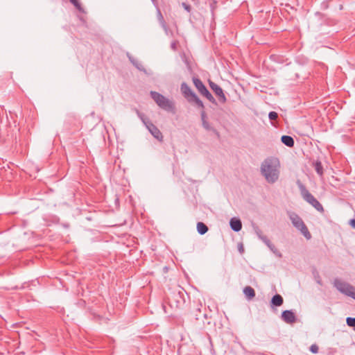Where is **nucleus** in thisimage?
<instances>
[{"instance_id":"f03ea898","label":"nucleus","mask_w":355,"mask_h":355,"mask_svg":"<svg viewBox=\"0 0 355 355\" xmlns=\"http://www.w3.org/2000/svg\"><path fill=\"white\" fill-rule=\"evenodd\" d=\"M150 96L162 109L172 113L175 112L174 103L157 92H150Z\"/></svg>"},{"instance_id":"cd10ccee","label":"nucleus","mask_w":355,"mask_h":355,"mask_svg":"<svg viewBox=\"0 0 355 355\" xmlns=\"http://www.w3.org/2000/svg\"><path fill=\"white\" fill-rule=\"evenodd\" d=\"M260 240H261L268 247H270L272 244L271 241L268 239V237L265 235L261 237Z\"/></svg>"},{"instance_id":"4be33fe9","label":"nucleus","mask_w":355,"mask_h":355,"mask_svg":"<svg viewBox=\"0 0 355 355\" xmlns=\"http://www.w3.org/2000/svg\"><path fill=\"white\" fill-rule=\"evenodd\" d=\"M158 19H159V21L161 24V26L165 29L166 30L167 29V26H166V23L160 11H158Z\"/></svg>"},{"instance_id":"c85d7f7f","label":"nucleus","mask_w":355,"mask_h":355,"mask_svg":"<svg viewBox=\"0 0 355 355\" xmlns=\"http://www.w3.org/2000/svg\"><path fill=\"white\" fill-rule=\"evenodd\" d=\"M260 240H261L268 247H270L272 244L271 241L268 239V237L265 235L261 237Z\"/></svg>"},{"instance_id":"f8f14e48","label":"nucleus","mask_w":355,"mask_h":355,"mask_svg":"<svg viewBox=\"0 0 355 355\" xmlns=\"http://www.w3.org/2000/svg\"><path fill=\"white\" fill-rule=\"evenodd\" d=\"M179 298H180V296L179 295H174L171 298H168V305L173 309H178L180 307V301Z\"/></svg>"},{"instance_id":"c9c22d12","label":"nucleus","mask_w":355,"mask_h":355,"mask_svg":"<svg viewBox=\"0 0 355 355\" xmlns=\"http://www.w3.org/2000/svg\"><path fill=\"white\" fill-rule=\"evenodd\" d=\"M318 283L319 284H321V281H320V280H318Z\"/></svg>"},{"instance_id":"dca6fc26","label":"nucleus","mask_w":355,"mask_h":355,"mask_svg":"<svg viewBox=\"0 0 355 355\" xmlns=\"http://www.w3.org/2000/svg\"><path fill=\"white\" fill-rule=\"evenodd\" d=\"M243 293L248 300H251L255 296L254 288L249 286L243 288Z\"/></svg>"},{"instance_id":"2f4dec72","label":"nucleus","mask_w":355,"mask_h":355,"mask_svg":"<svg viewBox=\"0 0 355 355\" xmlns=\"http://www.w3.org/2000/svg\"><path fill=\"white\" fill-rule=\"evenodd\" d=\"M318 345H316L315 344L314 345H312L311 347H310V351L313 353V354H316L318 352Z\"/></svg>"},{"instance_id":"412c9836","label":"nucleus","mask_w":355,"mask_h":355,"mask_svg":"<svg viewBox=\"0 0 355 355\" xmlns=\"http://www.w3.org/2000/svg\"><path fill=\"white\" fill-rule=\"evenodd\" d=\"M137 114L142 121V122L144 123V124L146 125V127L148 125V123H151L150 119L148 117H146L144 114L137 111Z\"/></svg>"},{"instance_id":"bb28decb","label":"nucleus","mask_w":355,"mask_h":355,"mask_svg":"<svg viewBox=\"0 0 355 355\" xmlns=\"http://www.w3.org/2000/svg\"><path fill=\"white\" fill-rule=\"evenodd\" d=\"M268 117H269L270 121H275V120H276L277 119L278 114L276 112H274V111L270 112L269 114H268Z\"/></svg>"},{"instance_id":"a211bd4d","label":"nucleus","mask_w":355,"mask_h":355,"mask_svg":"<svg viewBox=\"0 0 355 355\" xmlns=\"http://www.w3.org/2000/svg\"><path fill=\"white\" fill-rule=\"evenodd\" d=\"M313 166H314V168H315V171L317 172V173L320 176H322L323 175V167H322V163L320 161H316L313 163Z\"/></svg>"},{"instance_id":"6e6552de","label":"nucleus","mask_w":355,"mask_h":355,"mask_svg":"<svg viewBox=\"0 0 355 355\" xmlns=\"http://www.w3.org/2000/svg\"><path fill=\"white\" fill-rule=\"evenodd\" d=\"M209 85L212 91L218 97L219 102L223 104L225 103L227 101V98L224 94L223 89L212 81H209Z\"/></svg>"},{"instance_id":"39448f33","label":"nucleus","mask_w":355,"mask_h":355,"mask_svg":"<svg viewBox=\"0 0 355 355\" xmlns=\"http://www.w3.org/2000/svg\"><path fill=\"white\" fill-rule=\"evenodd\" d=\"M288 216L293 225L300 231L306 239H310L311 234L302 219L295 212H289Z\"/></svg>"},{"instance_id":"7ed1b4c3","label":"nucleus","mask_w":355,"mask_h":355,"mask_svg":"<svg viewBox=\"0 0 355 355\" xmlns=\"http://www.w3.org/2000/svg\"><path fill=\"white\" fill-rule=\"evenodd\" d=\"M297 184L300 191L303 199L311 205L316 210L320 212L324 211V208L320 202L306 189V187L300 181H297Z\"/></svg>"},{"instance_id":"393cba45","label":"nucleus","mask_w":355,"mask_h":355,"mask_svg":"<svg viewBox=\"0 0 355 355\" xmlns=\"http://www.w3.org/2000/svg\"><path fill=\"white\" fill-rule=\"evenodd\" d=\"M253 228H254V232H255L256 235L258 236V238L259 239H261V237L264 236L263 234V232H262L261 230L258 226L254 225V226H253Z\"/></svg>"},{"instance_id":"ddd939ff","label":"nucleus","mask_w":355,"mask_h":355,"mask_svg":"<svg viewBox=\"0 0 355 355\" xmlns=\"http://www.w3.org/2000/svg\"><path fill=\"white\" fill-rule=\"evenodd\" d=\"M202 127L207 131H211L212 132H214L216 136L219 138L220 137V133L218 132V131L214 128L209 123L208 121H203V123H202Z\"/></svg>"},{"instance_id":"423d86ee","label":"nucleus","mask_w":355,"mask_h":355,"mask_svg":"<svg viewBox=\"0 0 355 355\" xmlns=\"http://www.w3.org/2000/svg\"><path fill=\"white\" fill-rule=\"evenodd\" d=\"M334 286L341 293L355 300V287L350 284L336 278L334 281Z\"/></svg>"},{"instance_id":"4468645a","label":"nucleus","mask_w":355,"mask_h":355,"mask_svg":"<svg viewBox=\"0 0 355 355\" xmlns=\"http://www.w3.org/2000/svg\"><path fill=\"white\" fill-rule=\"evenodd\" d=\"M284 302V299L279 294L275 295L271 299V304L275 306H280Z\"/></svg>"},{"instance_id":"72a5a7b5","label":"nucleus","mask_w":355,"mask_h":355,"mask_svg":"<svg viewBox=\"0 0 355 355\" xmlns=\"http://www.w3.org/2000/svg\"><path fill=\"white\" fill-rule=\"evenodd\" d=\"M349 224L351 225V226L355 229V219H352L350 220L349 221Z\"/></svg>"},{"instance_id":"f704fd0d","label":"nucleus","mask_w":355,"mask_h":355,"mask_svg":"<svg viewBox=\"0 0 355 355\" xmlns=\"http://www.w3.org/2000/svg\"><path fill=\"white\" fill-rule=\"evenodd\" d=\"M175 47H176V44H175V43H173V44H171V48H172L173 49H175Z\"/></svg>"},{"instance_id":"2eb2a0df","label":"nucleus","mask_w":355,"mask_h":355,"mask_svg":"<svg viewBox=\"0 0 355 355\" xmlns=\"http://www.w3.org/2000/svg\"><path fill=\"white\" fill-rule=\"evenodd\" d=\"M281 141L288 147H293L295 144L293 138L288 135H283L281 138Z\"/></svg>"},{"instance_id":"f257e3e1","label":"nucleus","mask_w":355,"mask_h":355,"mask_svg":"<svg viewBox=\"0 0 355 355\" xmlns=\"http://www.w3.org/2000/svg\"><path fill=\"white\" fill-rule=\"evenodd\" d=\"M260 173L269 184H274L279 178L280 163L277 157H270L265 159L260 166Z\"/></svg>"},{"instance_id":"aec40b11","label":"nucleus","mask_w":355,"mask_h":355,"mask_svg":"<svg viewBox=\"0 0 355 355\" xmlns=\"http://www.w3.org/2000/svg\"><path fill=\"white\" fill-rule=\"evenodd\" d=\"M202 304L199 303L197 304L196 308L192 313L196 320L200 319V313H201Z\"/></svg>"},{"instance_id":"0eeeda50","label":"nucleus","mask_w":355,"mask_h":355,"mask_svg":"<svg viewBox=\"0 0 355 355\" xmlns=\"http://www.w3.org/2000/svg\"><path fill=\"white\" fill-rule=\"evenodd\" d=\"M193 83L196 88L200 92V94L207 98L213 104L217 105L216 99L214 98L212 94L208 91L207 87L205 86L200 79L196 77L193 78Z\"/></svg>"},{"instance_id":"5701e85b","label":"nucleus","mask_w":355,"mask_h":355,"mask_svg":"<svg viewBox=\"0 0 355 355\" xmlns=\"http://www.w3.org/2000/svg\"><path fill=\"white\" fill-rule=\"evenodd\" d=\"M69 1L76 7V8L77 10H78L80 12H83V8H82L80 3L79 2V0H69Z\"/></svg>"},{"instance_id":"e433bc0d","label":"nucleus","mask_w":355,"mask_h":355,"mask_svg":"<svg viewBox=\"0 0 355 355\" xmlns=\"http://www.w3.org/2000/svg\"><path fill=\"white\" fill-rule=\"evenodd\" d=\"M204 317L206 318L207 317V315L205 313L203 314Z\"/></svg>"},{"instance_id":"b1692460","label":"nucleus","mask_w":355,"mask_h":355,"mask_svg":"<svg viewBox=\"0 0 355 355\" xmlns=\"http://www.w3.org/2000/svg\"><path fill=\"white\" fill-rule=\"evenodd\" d=\"M268 248L278 257H282V253L276 248V247L272 244Z\"/></svg>"},{"instance_id":"7c9ffc66","label":"nucleus","mask_w":355,"mask_h":355,"mask_svg":"<svg viewBox=\"0 0 355 355\" xmlns=\"http://www.w3.org/2000/svg\"><path fill=\"white\" fill-rule=\"evenodd\" d=\"M200 116H201L202 123H203V121H207V114L205 111V108L202 109V111L200 113Z\"/></svg>"},{"instance_id":"6ab92c4d","label":"nucleus","mask_w":355,"mask_h":355,"mask_svg":"<svg viewBox=\"0 0 355 355\" xmlns=\"http://www.w3.org/2000/svg\"><path fill=\"white\" fill-rule=\"evenodd\" d=\"M130 61L132 63V64L139 71H145V69L141 63L137 61L136 59L129 57Z\"/></svg>"},{"instance_id":"f3484780","label":"nucleus","mask_w":355,"mask_h":355,"mask_svg":"<svg viewBox=\"0 0 355 355\" xmlns=\"http://www.w3.org/2000/svg\"><path fill=\"white\" fill-rule=\"evenodd\" d=\"M208 230V227L204 223L198 222L197 223V231L200 234H205L207 232Z\"/></svg>"},{"instance_id":"9b49d317","label":"nucleus","mask_w":355,"mask_h":355,"mask_svg":"<svg viewBox=\"0 0 355 355\" xmlns=\"http://www.w3.org/2000/svg\"><path fill=\"white\" fill-rule=\"evenodd\" d=\"M230 225L234 232H239L242 228V223L238 218H232L230 221Z\"/></svg>"},{"instance_id":"a878e982","label":"nucleus","mask_w":355,"mask_h":355,"mask_svg":"<svg viewBox=\"0 0 355 355\" xmlns=\"http://www.w3.org/2000/svg\"><path fill=\"white\" fill-rule=\"evenodd\" d=\"M346 322L349 327H354V329H355V318H351V317L347 318Z\"/></svg>"},{"instance_id":"c756f323","label":"nucleus","mask_w":355,"mask_h":355,"mask_svg":"<svg viewBox=\"0 0 355 355\" xmlns=\"http://www.w3.org/2000/svg\"><path fill=\"white\" fill-rule=\"evenodd\" d=\"M260 240H261L268 247H270L272 244L271 241L268 239V237L265 235L261 237Z\"/></svg>"},{"instance_id":"20e7f679","label":"nucleus","mask_w":355,"mask_h":355,"mask_svg":"<svg viewBox=\"0 0 355 355\" xmlns=\"http://www.w3.org/2000/svg\"><path fill=\"white\" fill-rule=\"evenodd\" d=\"M180 89L183 96L190 103L195 104L196 107L204 109V104L202 101L191 89L190 87L186 83H182Z\"/></svg>"},{"instance_id":"1a4fd4ad","label":"nucleus","mask_w":355,"mask_h":355,"mask_svg":"<svg viewBox=\"0 0 355 355\" xmlns=\"http://www.w3.org/2000/svg\"><path fill=\"white\" fill-rule=\"evenodd\" d=\"M282 320L287 324H293L296 322L295 314L291 310H286L282 313Z\"/></svg>"},{"instance_id":"473e14b6","label":"nucleus","mask_w":355,"mask_h":355,"mask_svg":"<svg viewBox=\"0 0 355 355\" xmlns=\"http://www.w3.org/2000/svg\"><path fill=\"white\" fill-rule=\"evenodd\" d=\"M182 6L184 8L185 10H187L188 12H190L191 11V6L188 5V4H186V3H182Z\"/></svg>"},{"instance_id":"9d476101","label":"nucleus","mask_w":355,"mask_h":355,"mask_svg":"<svg viewBox=\"0 0 355 355\" xmlns=\"http://www.w3.org/2000/svg\"><path fill=\"white\" fill-rule=\"evenodd\" d=\"M146 128L149 130V132L155 138H156L159 141H162L163 135L162 132L152 122L148 123V125L146 127Z\"/></svg>"}]
</instances>
